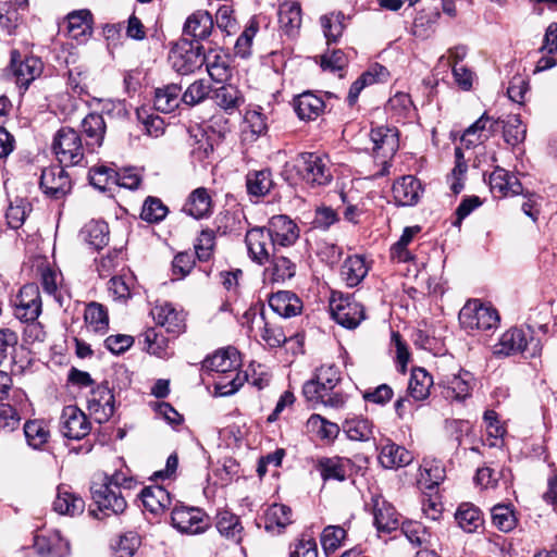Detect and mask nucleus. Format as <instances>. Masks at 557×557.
Returning <instances> with one entry per match:
<instances>
[{"instance_id":"obj_1","label":"nucleus","mask_w":557,"mask_h":557,"mask_svg":"<svg viewBox=\"0 0 557 557\" xmlns=\"http://www.w3.org/2000/svg\"><path fill=\"white\" fill-rule=\"evenodd\" d=\"M339 380L337 368L334 366H322L317 370L314 377L304 385V396L313 405L322 404L338 408L344 404L343 396L334 392Z\"/></svg>"},{"instance_id":"obj_2","label":"nucleus","mask_w":557,"mask_h":557,"mask_svg":"<svg viewBox=\"0 0 557 557\" xmlns=\"http://www.w3.org/2000/svg\"><path fill=\"white\" fill-rule=\"evenodd\" d=\"M298 177L311 187L326 186L333 178L331 161L315 152H301L294 160Z\"/></svg>"},{"instance_id":"obj_3","label":"nucleus","mask_w":557,"mask_h":557,"mask_svg":"<svg viewBox=\"0 0 557 557\" xmlns=\"http://www.w3.org/2000/svg\"><path fill=\"white\" fill-rule=\"evenodd\" d=\"M171 67L180 75H190L200 70L206 62L203 47L200 44L182 39L169 52Z\"/></svg>"},{"instance_id":"obj_4","label":"nucleus","mask_w":557,"mask_h":557,"mask_svg":"<svg viewBox=\"0 0 557 557\" xmlns=\"http://www.w3.org/2000/svg\"><path fill=\"white\" fill-rule=\"evenodd\" d=\"M85 148L79 134L72 127L60 128L53 137L52 151L62 165L81 164Z\"/></svg>"},{"instance_id":"obj_5","label":"nucleus","mask_w":557,"mask_h":557,"mask_svg":"<svg viewBox=\"0 0 557 557\" xmlns=\"http://www.w3.org/2000/svg\"><path fill=\"white\" fill-rule=\"evenodd\" d=\"M460 325L467 331H488L497 327L499 315L496 309L472 299L459 312Z\"/></svg>"},{"instance_id":"obj_6","label":"nucleus","mask_w":557,"mask_h":557,"mask_svg":"<svg viewBox=\"0 0 557 557\" xmlns=\"http://www.w3.org/2000/svg\"><path fill=\"white\" fill-rule=\"evenodd\" d=\"M371 151L383 168L377 175L383 176L388 173V161L393 158L399 147L398 132L389 126L372 127L370 132Z\"/></svg>"},{"instance_id":"obj_7","label":"nucleus","mask_w":557,"mask_h":557,"mask_svg":"<svg viewBox=\"0 0 557 557\" xmlns=\"http://www.w3.org/2000/svg\"><path fill=\"white\" fill-rule=\"evenodd\" d=\"M330 311L333 319L347 329L357 327L364 320V308L351 296L333 293L330 299Z\"/></svg>"},{"instance_id":"obj_8","label":"nucleus","mask_w":557,"mask_h":557,"mask_svg":"<svg viewBox=\"0 0 557 557\" xmlns=\"http://www.w3.org/2000/svg\"><path fill=\"white\" fill-rule=\"evenodd\" d=\"M171 521L173 528L185 534H199L209 527V517L202 509L184 505H175Z\"/></svg>"},{"instance_id":"obj_9","label":"nucleus","mask_w":557,"mask_h":557,"mask_svg":"<svg viewBox=\"0 0 557 557\" xmlns=\"http://www.w3.org/2000/svg\"><path fill=\"white\" fill-rule=\"evenodd\" d=\"M534 344L532 356L535 355L539 341H534L530 331L518 327H511L506 331L494 347V354L497 356H511L523 352L529 345Z\"/></svg>"},{"instance_id":"obj_10","label":"nucleus","mask_w":557,"mask_h":557,"mask_svg":"<svg viewBox=\"0 0 557 557\" xmlns=\"http://www.w3.org/2000/svg\"><path fill=\"white\" fill-rule=\"evenodd\" d=\"M41 297L35 283L26 284L15 299L14 315L23 322H35L41 313Z\"/></svg>"},{"instance_id":"obj_11","label":"nucleus","mask_w":557,"mask_h":557,"mask_svg":"<svg viewBox=\"0 0 557 557\" xmlns=\"http://www.w3.org/2000/svg\"><path fill=\"white\" fill-rule=\"evenodd\" d=\"M248 253L252 261L258 264H264L270 261V258L275 253L276 246H274L265 227H253L249 230L245 237Z\"/></svg>"},{"instance_id":"obj_12","label":"nucleus","mask_w":557,"mask_h":557,"mask_svg":"<svg viewBox=\"0 0 557 557\" xmlns=\"http://www.w3.org/2000/svg\"><path fill=\"white\" fill-rule=\"evenodd\" d=\"M274 246L289 247L299 238V227L287 215H274L265 227Z\"/></svg>"},{"instance_id":"obj_13","label":"nucleus","mask_w":557,"mask_h":557,"mask_svg":"<svg viewBox=\"0 0 557 557\" xmlns=\"http://www.w3.org/2000/svg\"><path fill=\"white\" fill-rule=\"evenodd\" d=\"M60 430L63 436L70 440H81L90 431L86 414L76 406L63 408L60 418Z\"/></svg>"},{"instance_id":"obj_14","label":"nucleus","mask_w":557,"mask_h":557,"mask_svg":"<svg viewBox=\"0 0 557 557\" xmlns=\"http://www.w3.org/2000/svg\"><path fill=\"white\" fill-rule=\"evenodd\" d=\"M91 493L98 510L103 516L122 513L127 507L122 492L110 484H100L98 487H94Z\"/></svg>"},{"instance_id":"obj_15","label":"nucleus","mask_w":557,"mask_h":557,"mask_svg":"<svg viewBox=\"0 0 557 557\" xmlns=\"http://www.w3.org/2000/svg\"><path fill=\"white\" fill-rule=\"evenodd\" d=\"M87 409L98 423L107 422L114 413V395L107 385H99L92 389Z\"/></svg>"},{"instance_id":"obj_16","label":"nucleus","mask_w":557,"mask_h":557,"mask_svg":"<svg viewBox=\"0 0 557 557\" xmlns=\"http://www.w3.org/2000/svg\"><path fill=\"white\" fill-rule=\"evenodd\" d=\"M156 323L166 330L168 333L177 335L185 330V313L176 309L171 302H157L151 309Z\"/></svg>"},{"instance_id":"obj_17","label":"nucleus","mask_w":557,"mask_h":557,"mask_svg":"<svg viewBox=\"0 0 557 557\" xmlns=\"http://www.w3.org/2000/svg\"><path fill=\"white\" fill-rule=\"evenodd\" d=\"M40 187L46 195L59 199L71 190V180L62 165H54L42 170Z\"/></svg>"},{"instance_id":"obj_18","label":"nucleus","mask_w":557,"mask_h":557,"mask_svg":"<svg viewBox=\"0 0 557 557\" xmlns=\"http://www.w3.org/2000/svg\"><path fill=\"white\" fill-rule=\"evenodd\" d=\"M11 70L15 77L16 84L26 89L29 84L38 77L42 72V62L35 57L21 59L17 51L11 53Z\"/></svg>"},{"instance_id":"obj_19","label":"nucleus","mask_w":557,"mask_h":557,"mask_svg":"<svg viewBox=\"0 0 557 557\" xmlns=\"http://www.w3.org/2000/svg\"><path fill=\"white\" fill-rule=\"evenodd\" d=\"M500 128V120L484 113L473 124H471L463 133L461 141L467 148L476 146L498 132Z\"/></svg>"},{"instance_id":"obj_20","label":"nucleus","mask_w":557,"mask_h":557,"mask_svg":"<svg viewBox=\"0 0 557 557\" xmlns=\"http://www.w3.org/2000/svg\"><path fill=\"white\" fill-rule=\"evenodd\" d=\"M374 525L381 533H392L401 525L400 515L395 507L382 496L372 498Z\"/></svg>"},{"instance_id":"obj_21","label":"nucleus","mask_w":557,"mask_h":557,"mask_svg":"<svg viewBox=\"0 0 557 557\" xmlns=\"http://www.w3.org/2000/svg\"><path fill=\"white\" fill-rule=\"evenodd\" d=\"M66 33L78 42H86L94 32V17L89 10L81 9L70 12L66 17Z\"/></svg>"},{"instance_id":"obj_22","label":"nucleus","mask_w":557,"mask_h":557,"mask_svg":"<svg viewBox=\"0 0 557 557\" xmlns=\"http://www.w3.org/2000/svg\"><path fill=\"white\" fill-rule=\"evenodd\" d=\"M488 184L494 196L499 198L523 194L522 184L517 176L499 166L491 173Z\"/></svg>"},{"instance_id":"obj_23","label":"nucleus","mask_w":557,"mask_h":557,"mask_svg":"<svg viewBox=\"0 0 557 557\" xmlns=\"http://www.w3.org/2000/svg\"><path fill=\"white\" fill-rule=\"evenodd\" d=\"M474 381L473 374L462 369L457 373L447 375L444 380L446 385L445 397L457 401H463L471 396Z\"/></svg>"},{"instance_id":"obj_24","label":"nucleus","mask_w":557,"mask_h":557,"mask_svg":"<svg viewBox=\"0 0 557 557\" xmlns=\"http://www.w3.org/2000/svg\"><path fill=\"white\" fill-rule=\"evenodd\" d=\"M421 194V183L412 175H405L393 185V197L399 206H414Z\"/></svg>"},{"instance_id":"obj_25","label":"nucleus","mask_w":557,"mask_h":557,"mask_svg":"<svg viewBox=\"0 0 557 557\" xmlns=\"http://www.w3.org/2000/svg\"><path fill=\"white\" fill-rule=\"evenodd\" d=\"M203 366L216 374L234 372L240 366L239 354L234 347L219 349L205 360Z\"/></svg>"},{"instance_id":"obj_26","label":"nucleus","mask_w":557,"mask_h":557,"mask_svg":"<svg viewBox=\"0 0 557 557\" xmlns=\"http://www.w3.org/2000/svg\"><path fill=\"white\" fill-rule=\"evenodd\" d=\"M294 108L299 119L312 121L324 112L325 102L321 96L304 91L294 99Z\"/></svg>"},{"instance_id":"obj_27","label":"nucleus","mask_w":557,"mask_h":557,"mask_svg":"<svg viewBox=\"0 0 557 557\" xmlns=\"http://www.w3.org/2000/svg\"><path fill=\"white\" fill-rule=\"evenodd\" d=\"M212 197L208 189L205 187H198L189 194L183 207V211L199 220L209 216L212 213Z\"/></svg>"},{"instance_id":"obj_28","label":"nucleus","mask_w":557,"mask_h":557,"mask_svg":"<svg viewBox=\"0 0 557 557\" xmlns=\"http://www.w3.org/2000/svg\"><path fill=\"white\" fill-rule=\"evenodd\" d=\"M53 509L60 515L76 516L85 509L84 499L72 492L70 486L60 485L53 502Z\"/></svg>"},{"instance_id":"obj_29","label":"nucleus","mask_w":557,"mask_h":557,"mask_svg":"<svg viewBox=\"0 0 557 557\" xmlns=\"http://www.w3.org/2000/svg\"><path fill=\"white\" fill-rule=\"evenodd\" d=\"M413 460L411 451L405 447L387 441L380 450L379 461L386 469L406 467Z\"/></svg>"},{"instance_id":"obj_30","label":"nucleus","mask_w":557,"mask_h":557,"mask_svg":"<svg viewBox=\"0 0 557 557\" xmlns=\"http://www.w3.org/2000/svg\"><path fill=\"white\" fill-rule=\"evenodd\" d=\"M82 132L86 137V149L94 151L104 139L106 123L102 115L90 113L82 121Z\"/></svg>"},{"instance_id":"obj_31","label":"nucleus","mask_w":557,"mask_h":557,"mask_svg":"<svg viewBox=\"0 0 557 557\" xmlns=\"http://www.w3.org/2000/svg\"><path fill=\"white\" fill-rule=\"evenodd\" d=\"M214 103L227 114H233L245 103L243 92L234 85H223L213 91Z\"/></svg>"},{"instance_id":"obj_32","label":"nucleus","mask_w":557,"mask_h":557,"mask_svg":"<svg viewBox=\"0 0 557 557\" xmlns=\"http://www.w3.org/2000/svg\"><path fill=\"white\" fill-rule=\"evenodd\" d=\"M140 498L144 507L154 515L164 512L172 503L170 493L160 485L144 487Z\"/></svg>"},{"instance_id":"obj_33","label":"nucleus","mask_w":557,"mask_h":557,"mask_svg":"<svg viewBox=\"0 0 557 557\" xmlns=\"http://www.w3.org/2000/svg\"><path fill=\"white\" fill-rule=\"evenodd\" d=\"M270 308L280 317L290 318L297 315L302 308L301 300L296 294L281 290L269 298Z\"/></svg>"},{"instance_id":"obj_34","label":"nucleus","mask_w":557,"mask_h":557,"mask_svg":"<svg viewBox=\"0 0 557 557\" xmlns=\"http://www.w3.org/2000/svg\"><path fill=\"white\" fill-rule=\"evenodd\" d=\"M182 102V87L177 84H168L156 88L153 106L162 113H171L178 108Z\"/></svg>"},{"instance_id":"obj_35","label":"nucleus","mask_w":557,"mask_h":557,"mask_svg":"<svg viewBox=\"0 0 557 557\" xmlns=\"http://www.w3.org/2000/svg\"><path fill=\"white\" fill-rule=\"evenodd\" d=\"M350 468L351 461L341 457H324L319 459L317 463V469L324 481L336 480L343 482L346 480Z\"/></svg>"},{"instance_id":"obj_36","label":"nucleus","mask_w":557,"mask_h":557,"mask_svg":"<svg viewBox=\"0 0 557 557\" xmlns=\"http://www.w3.org/2000/svg\"><path fill=\"white\" fill-rule=\"evenodd\" d=\"M212 27V16L207 11H197L186 20L183 33L196 40H202L211 34Z\"/></svg>"},{"instance_id":"obj_37","label":"nucleus","mask_w":557,"mask_h":557,"mask_svg":"<svg viewBox=\"0 0 557 557\" xmlns=\"http://www.w3.org/2000/svg\"><path fill=\"white\" fill-rule=\"evenodd\" d=\"M301 9L297 2H283L278 8V23L281 29L288 36L298 33L301 26Z\"/></svg>"},{"instance_id":"obj_38","label":"nucleus","mask_w":557,"mask_h":557,"mask_svg":"<svg viewBox=\"0 0 557 557\" xmlns=\"http://www.w3.org/2000/svg\"><path fill=\"white\" fill-rule=\"evenodd\" d=\"M292 523V509L283 504H273L264 515V528L267 531L280 534Z\"/></svg>"},{"instance_id":"obj_39","label":"nucleus","mask_w":557,"mask_h":557,"mask_svg":"<svg viewBox=\"0 0 557 557\" xmlns=\"http://www.w3.org/2000/svg\"><path fill=\"white\" fill-rule=\"evenodd\" d=\"M84 320L88 331L103 335L109 330V314L107 308L99 302H89L84 312Z\"/></svg>"},{"instance_id":"obj_40","label":"nucleus","mask_w":557,"mask_h":557,"mask_svg":"<svg viewBox=\"0 0 557 557\" xmlns=\"http://www.w3.org/2000/svg\"><path fill=\"white\" fill-rule=\"evenodd\" d=\"M34 547L41 557H62L69 549V544L55 532L49 536L37 535Z\"/></svg>"},{"instance_id":"obj_41","label":"nucleus","mask_w":557,"mask_h":557,"mask_svg":"<svg viewBox=\"0 0 557 557\" xmlns=\"http://www.w3.org/2000/svg\"><path fill=\"white\" fill-rule=\"evenodd\" d=\"M369 268L361 256L348 257L342 268L341 276L349 287L357 286L368 274Z\"/></svg>"},{"instance_id":"obj_42","label":"nucleus","mask_w":557,"mask_h":557,"mask_svg":"<svg viewBox=\"0 0 557 557\" xmlns=\"http://www.w3.org/2000/svg\"><path fill=\"white\" fill-rule=\"evenodd\" d=\"M82 239L95 249H101L109 243V226L103 221H90L81 231Z\"/></svg>"},{"instance_id":"obj_43","label":"nucleus","mask_w":557,"mask_h":557,"mask_svg":"<svg viewBox=\"0 0 557 557\" xmlns=\"http://www.w3.org/2000/svg\"><path fill=\"white\" fill-rule=\"evenodd\" d=\"M433 385V377L423 368H416L411 371L408 385V393L417 401L424 400L430 395Z\"/></svg>"},{"instance_id":"obj_44","label":"nucleus","mask_w":557,"mask_h":557,"mask_svg":"<svg viewBox=\"0 0 557 557\" xmlns=\"http://www.w3.org/2000/svg\"><path fill=\"white\" fill-rule=\"evenodd\" d=\"M246 187L250 196L262 197L273 187L270 170L251 171L246 176Z\"/></svg>"},{"instance_id":"obj_45","label":"nucleus","mask_w":557,"mask_h":557,"mask_svg":"<svg viewBox=\"0 0 557 557\" xmlns=\"http://www.w3.org/2000/svg\"><path fill=\"white\" fill-rule=\"evenodd\" d=\"M455 518L459 527L468 533L475 532L483 523L480 509L469 503L458 507Z\"/></svg>"},{"instance_id":"obj_46","label":"nucleus","mask_w":557,"mask_h":557,"mask_svg":"<svg viewBox=\"0 0 557 557\" xmlns=\"http://www.w3.org/2000/svg\"><path fill=\"white\" fill-rule=\"evenodd\" d=\"M246 381H248V375L238 370L221 373L214 379V389L220 396H228L237 392Z\"/></svg>"},{"instance_id":"obj_47","label":"nucleus","mask_w":557,"mask_h":557,"mask_svg":"<svg viewBox=\"0 0 557 557\" xmlns=\"http://www.w3.org/2000/svg\"><path fill=\"white\" fill-rule=\"evenodd\" d=\"M444 478L443 467L436 463H424L419 469L417 485L423 492L432 491L443 482Z\"/></svg>"},{"instance_id":"obj_48","label":"nucleus","mask_w":557,"mask_h":557,"mask_svg":"<svg viewBox=\"0 0 557 557\" xmlns=\"http://www.w3.org/2000/svg\"><path fill=\"white\" fill-rule=\"evenodd\" d=\"M343 430L352 441H369L373 434V423L361 417L345 420Z\"/></svg>"},{"instance_id":"obj_49","label":"nucleus","mask_w":557,"mask_h":557,"mask_svg":"<svg viewBox=\"0 0 557 557\" xmlns=\"http://www.w3.org/2000/svg\"><path fill=\"white\" fill-rule=\"evenodd\" d=\"M216 529L221 535L235 543H239L242 540L243 527L239 523V519L228 511L219 513Z\"/></svg>"},{"instance_id":"obj_50","label":"nucleus","mask_w":557,"mask_h":557,"mask_svg":"<svg viewBox=\"0 0 557 557\" xmlns=\"http://www.w3.org/2000/svg\"><path fill=\"white\" fill-rule=\"evenodd\" d=\"M345 15L342 12L330 13L321 16V26L329 44L336 42L345 29Z\"/></svg>"},{"instance_id":"obj_51","label":"nucleus","mask_w":557,"mask_h":557,"mask_svg":"<svg viewBox=\"0 0 557 557\" xmlns=\"http://www.w3.org/2000/svg\"><path fill=\"white\" fill-rule=\"evenodd\" d=\"M24 434L29 446L40 448L48 442L49 430L42 420H29L24 424Z\"/></svg>"},{"instance_id":"obj_52","label":"nucleus","mask_w":557,"mask_h":557,"mask_svg":"<svg viewBox=\"0 0 557 557\" xmlns=\"http://www.w3.org/2000/svg\"><path fill=\"white\" fill-rule=\"evenodd\" d=\"M89 180L96 188L107 190L115 185L116 180H119V172L107 165L95 166L89 171Z\"/></svg>"},{"instance_id":"obj_53","label":"nucleus","mask_w":557,"mask_h":557,"mask_svg":"<svg viewBox=\"0 0 557 557\" xmlns=\"http://www.w3.org/2000/svg\"><path fill=\"white\" fill-rule=\"evenodd\" d=\"M270 261L271 267L268 270L271 271L273 281L283 282L295 275L296 264L288 258L273 253Z\"/></svg>"},{"instance_id":"obj_54","label":"nucleus","mask_w":557,"mask_h":557,"mask_svg":"<svg viewBox=\"0 0 557 557\" xmlns=\"http://www.w3.org/2000/svg\"><path fill=\"white\" fill-rule=\"evenodd\" d=\"M504 139L508 145L516 146L524 139L525 128L518 115L509 116L507 121H500Z\"/></svg>"},{"instance_id":"obj_55","label":"nucleus","mask_w":557,"mask_h":557,"mask_svg":"<svg viewBox=\"0 0 557 557\" xmlns=\"http://www.w3.org/2000/svg\"><path fill=\"white\" fill-rule=\"evenodd\" d=\"M346 530L339 525H327L321 534V545L326 554L335 552L346 539Z\"/></svg>"},{"instance_id":"obj_56","label":"nucleus","mask_w":557,"mask_h":557,"mask_svg":"<svg viewBox=\"0 0 557 557\" xmlns=\"http://www.w3.org/2000/svg\"><path fill=\"white\" fill-rule=\"evenodd\" d=\"M29 210V203L24 199H15L14 202H10L5 211L8 225L14 230L20 228L24 224Z\"/></svg>"},{"instance_id":"obj_57","label":"nucleus","mask_w":557,"mask_h":557,"mask_svg":"<svg viewBox=\"0 0 557 557\" xmlns=\"http://www.w3.org/2000/svg\"><path fill=\"white\" fill-rule=\"evenodd\" d=\"M401 532L405 536L418 546L426 545L431 541V534L426 528L417 521H407L401 523Z\"/></svg>"},{"instance_id":"obj_58","label":"nucleus","mask_w":557,"mask_h":557,"mask_svg":"<svg viewBox=\"0 0 557 557\" xmlns=\"http://www.w3.org/2000/svg\"><path fill=\"white\" fill-rule=\"evenodd\" d=\"M168 214V208L156 197H148L143 206L140 218L147 222L156 223L162 221Z\"/></svg>"},{"instance_id":"obj_59","label":"nucleus","mask_w":557,"mask_h":557,"mask_svg":"<svg viewBox=\"0 0 557 557\" xmlns=\"http://www.w3.org/2000/svg\"><path fill=\"white\" fill-rule=\"evenodd\" d=\"M210 86L203 79H197L191 83L182 94V102L194 107L201 103L209 95Z\"/></svg>"},{"instance_id":"obj_60","label":"nucleus","mask_w":557,"mask_h":557,"mask_svg":"<svg viewBox=\"0 0 557 557\" xmlns=\"http://www.w3.org/2000/svg\"><path fill=\"white\" fill-rule=\"evenodd\" d=\"M215 235L212 230H202L195 244V253L199 261H208L214 250Z\"/></svg>"},{"instance_id":"obj_61","label":"nucleus","mask_w":557,"mask_h":557,"mask_svg":"<svg viewBox=\"0 0 557 557\" xmlns=\"http://www.w3.org/2000/svg\"><path fill=\"white\" fill-rule=\"evenodd\" d=\"M373 71H375V73H373L372 71H368L366 73H363L356 82L352 83V85L350 86L349 88V92H348V102L350 106L355 104L361 90L368 86V85H372L376 82V75H380V74H383V72L385 71V69L383 66H379L376 65L375 67H373Z\"/></svg>"},{"instance_id":"obj_62","label":"nucleus","mask_w":557,"mask_h":557,"mask_svg":"<svg viewBox=\"0 0 557 557\" xmlns=\"http://www.w3.org/2000/svg\"><path fill=\"white\" fill-rule=\"evenodd\" d=\"M205 64L212 81L222 83L230 78L231 69L223 57L214 54L212 60L206 57Z\"/></svg>"},{"instance_id":"obj_63","label":"nucleus","mask_w":557,"mask_h":557,"mask_svg":"<svg viewBox=\"0 0 557 557\" xmlns=\"http://www.w3.org/2000/svg\"><path fill=\"white\" fill-rule=\"evenodd\" d=\"M39 274H40V282L41 286L46 294L49 296H52L54 299L58 298V289L61 282V273H58L57 271L52 270L47 264H41L38 268Z\"/></svg>"},{"instance_id":"obj_64","label":"nucleus","mask_w":557,"mask_h":557,"mask_svg":"<svg viewBox=\"0 0 557 557\" xmlns=\"http://www.w3.org/2000/svg\"><path fill=\"white\" fill-rule=\"evenodd\" d=\"M144 342L147 350L158 357L166 355L169 341L165 336L159 334L154 329H148L144 334Z\"/></svg>"}]
</instances>
